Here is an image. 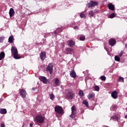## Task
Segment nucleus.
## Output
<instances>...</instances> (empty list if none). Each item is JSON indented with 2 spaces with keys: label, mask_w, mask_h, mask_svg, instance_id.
Returning <instances> with one entry per match:
<instances>
[{
  "label": "nucleus",
  "mask_w": 127,
  "mask_h": 127,
  "mask_svg": "<svg viewBox=\"0 0 127 127\" xmlns=\"http://www.w3.org/2000/svg\"><path fill=\"white\" fill-rule=\"evenodd\" d=\"M11 51L12 55L13 56L14 59H20V58H21V57L19 56V55H18L17 49L15 46L12 47Z\"/></svg>",
  "instance_id": "nucleus-1"
},
{
  "label": "nucleus",
  "mask_w": 127,
  "mask_h": 127,
  "mask_svg": "<svg viewBox=\"0 0 127 127\" xmlns=\"http://www.w3.org/2000/svg\"><path fill=\"white\" fill-rule=\"evenodd\" d=\"M55 111L57 114H59V115H61V114H63V109L61 106H56L55 107Z\"/></svg>",
  "instance_id": "nucleus-2"
},
{
  "label": "nucleus",
  "mask_w": 127,
  "mask_h": 127,
  "mask_svg": "<svg viewBox=\"0 0 127 127\" xmlns=\"http://www.w3.org/2000/svg\"><path fill=\"white\" fill-rule=\"evenodd\" d=\"M35 121L37 122V123H40V124H42V123L44 122V117L40 116H37L35 117Z\"/></svg>",
  "instance_id": "nucleus-3"
},
{
  "label": "nucleus",
  "mask_w": 127,
  "mask_h": 127,
  "mask_svg": "<svg viewBox=\"0 0 127 127\" xmlns=\"http://www.w3.org/2000/svg\"><path fill=\"white\" fill-rule=\"evenodd\" d=\"M76 107L75 106H73L71 107V115H70V118L72 119H75V115H76Z\"/></svg>",
  "instance_id": "nucleus-4"
},
{
  "label": "nucleus",
  "mask_w": 127,
  "mask_h": 127,
  "mask_svg": "<svg viewBox=\"0 0 127 127\" xmlns=\"http://www.w3.org/2000/svg\"><path fill=\"white\" fill-rule=\"evenodd\" d=\"M47 71H49L50 74H52L53 72V64H49L47 67Z\"/></svg>",
  "instance_id": "nucleus-5"
},
{
  "label": "nucleus",
  "mask_w": 127,
  "mask_h": 127,
  "mask_svg": "<svg viewBox=\"0 0 127 127\" xmlns=\"http://www.w3.org/2000/svg\"><path fill=\"white\" fill-rule=\"evenodd\" d=\"M99 3L96 1H90L89 3H88L87 7H93V6H96V5H98Z\"/></svg>",
  "instance_id": "nucleus-6"
},
{
  "label": "nucleus",
  "mask_w": 127,
  "mask_h": 127,
  "mask_svg": "<svg viewBox=\"0 0 127 127\" xmlns=\"http://www.w3.org/2000/svg\"><path fill=\"white\" fill-rule=\"evenodd\" d=\"M40 81H41L42 82H43V83H44V84H47V83H48V80H47V79H46V77H44V76H41L39 78Z\"/></svg>",
  "instance_id": "nucleus-7"
},
{
  "label": "nucleus",
  "mask_w": 127,
  "mask_h": 127,
  "mask_svg": "<svg viewBox=\"0 0 127 127\" xmlns=\"http://www.w3.org/2000/svg\"><path fill=\"white\" fill-rule=\"evenodd\" d=\"M67 97L68 99H73V97H74L73 91L70 90L67 94Z\"/></svg>",
  "instance_id": "nucleus-8"
},
{
  "label": "nucleus",
  "mask_w": 127,
  "mask_h": 127,
  "mask_svg": "<svg viewBox=\"0 0 127 127\" xmlns=\"http://www.w3.org/2000/svg\"><path fill=\"white\" fill-rule=\"evenodd\" d=\"M20 94L22 98H25V97H26V91H25L24 89L21 90Z\"/></svg>",
  "instance_id": "nucleus-9"
},
{
  "label": "nucleus",
  "mask_w": 127,
  "mask_h": 127,
  "mask_svg": "<svg viewBox=\"0 0 127 127\" xmlns=\"http://www.w3.org/2000/svg\"><path fill=\"white\" fill-rule=\"evenodd\" d=\"M109 43L111 46H114L116 44V40L114 39H111L109 40Z\"/></svg>",
  "instance_id": "nucleus-10"
},
{
  "label": "nucleus",
  "mask_w": 127,
  "mask_h": 127,
  "mask_svg": "<svg viewBox=\"0 0 127 127\" xmlns=\"http://www.w3.org/2000/svg\"><path fill=\"white\" fill-rule=\"evenodd\" d=\"M40 58L41 60H45L46 58V54L45 52H41L40 54Z\"/></svg>",
  "instance_id": "nucleus-11"
},
{
  "label": "nucleus",
  "mask_w": 127,
  "mask_h": 127,
  "mask_svg": "<svg viewBox=\"0 0 127 127\" xmlns=\"http://www.w3.org/2000/svg\"><path fill=\"white\" fill-rule=\"evenodd\" d=\"M14 13H15L14 10L13 9V8H11L9 11L10 17H12V16L14 15Z\"/></svg>",
  "instance_id": "nucleus-12"
},
{
  "label": "nucleus",
  "mask_w": 127,
  "mask_h": 127,
  "mask_svg": "<svg viewBox=\"0 0 127 127\" xmlns=\"http://www.w3.org/2000/svg\"><path fill=\"white\" fill-rule=\"evenodd\" d=\"M70 76L72 78H76V72H75V70H71V71H70Z\"/></svg>",
  "instance_id": "nucleus-13"
},
{
  "label": "nucleus",
  "mask_w": 127,
  "mask_h": 127,
  "mask_svg": "<svg viewBox=\"0 0 127 127\" xmlns=\"http://www.w3.org/2000/svg\"><path fill=\"white\" fill-rule=\"evenodd\" d=\"M112 97L113 99H117L118 98V92L116 91H113L112 93Z\"/></svg>",
  "instance_id": "nucleus-14"
},
{
  "label": "nucleus",
  "mask_w": 127,
  "mask_h": 127,
  "mask_svg": "<svg viewBox=\"0 0 127 127\" xmlns=\"http://www.w3.org/2000/svg\"><path fill=\"white\" fill-rule=\"evenodd\" d=\"M108 7L109 9H111V10H115V6L114 4H112V3H110L108 4Z\"/></svg>",
  "instance_id": "nucleus-15"
},
{
  "label": "nucleus",
  "mask_w": 127,
  "mask_h": 127,
  "mask_svg": "<svg viewBox=\"0 0 127 127\" xmlns=\"http://www.w3.org/2000/svg\"><path fill=\"white\" fill-rule=\"evenodd\" d=\"M5 56V54L3 52H1L0 53V61L2 60L4 58V57Z\"/></svg>",
  "instance_id": "nucleus-16"
},
{
  "label": "nucleus",
  "mask_w": 127,
  "mask_h": 127,
  "mask_svg": "<svg viewBox=\"0 0 127 127\" xmlns=\"http://www.w3.org/2000/svg\"><path fill=\"white\" fill-rule=\"evenodd\" d=\"M54 81H55V84L57 87V86H59V84H60V82H59V79L56 78L54 79Z\"/></svg>",
  "instance_id": "nucleus-17"
},
{
  "label": "nucleus",
  "mask_w": 127,
  "mask_h": 127,
  "mask_svg": "<svg viewBox=\"0 0 127 127\" xmlns=\"http://www.w3.org/2000/svg\"><path fill=\"white\" fill-rule=\"evenodd\" d=\"M94 97H95L94 93H90L87 96V98H88V99H89V100H90V99H93V98H94Z\"/></svg>",
  "instance_id": "nucleus-18"
},
{
  "label": "nucleus",
  "mask_w": 127,
  "mask_h": 127,
  "mask_svg": "<svg viewBox=\"0 0 127 127\" xmlns=\"http://www.w3.org/2000/svg\"><path fill=\"white\" fill-rule=\"evenodd\" d=\"M6 113H7L6 109H0V114H1V115H4L6 114Z\"/></svg>",
  "instance_id": "nucleus-19"
},
{
  "label": "nucleus",
  "mask_w": 127,
  "mask_h": 127,
  "mask_svg": "<svg viewBox=\"0 0 127 127\" xmlns=\"http://www.w3.org/2000/svg\"><path fill=\"white\" fill-rule=\"evenodd\" d=\"M95 15V12L94 11H93V10H91L89 12V16H90V17H93Z\"/></svg>",
  "instance_id": "nucleus-20"
},
{
  "label": "nucleus",
  "mask_w": 127,
  "mask_h": 127,
  "mask_svg": "<svg viewBox=\"0 0 127 127\" xmlns=\"http://www.w3.org/2000/svg\"><path fill=\"white\" fill-rule=\"evenodd\" d=\"M115 61H118V62H120V61H121V58H120L119 56H116L115 57Z\"/></svg>",
  "instance_id": "nucleus-21"
},
{
  "label": "nucleus",
  "mask_w": 127,
  "mask_h": 127,
  "mask_svg": "<svg viewBox=\"0 0 127 127\" xmlns=\"http://www.w3.org/2000/svg\"><path fill=\"white\" fill-rule=\"evenodd\" d=\"M66 51L68 52H66V54H68L69 52H72V51H73V49L70 48H68L66 49Z\"/></svg>",
  "instance_id": "nucleus-22"
},
{
  "label": "nucleus",
  "mask_w": 127,
  "mask_h": 127,
  "mask_svg": "<svg viewBox=\"0 0 127 127\" xmlns=\"http://www.w3.org/2000/svg\"><path fill=\"white\" fill-rule=\"evenodd\" d=\"M8 41L10 42V43H12L13 41V37L10 36L8 39Z\"/></svg>",
  "instance_id": "nucleus-23"
},
{
  "label": "nucleus",
  "mask_w": 127,
  "mask_h": 127,
  "mask_svg": "<svg viewBox=\"0 0 127 127\" xmlns=\"http://www.w3.org/2000/svg\"><path fill=\"white\" fill-rule=\"evenodd\" d=\"M50 99L52 100V101H53V100H54V98H55V97L54 96V94L52 93L50 94Z\"/></svg>",
  "instance_id": "nucleus-24"
},
{
  "label": "nucleus",
  "mask_w": 127,
  "mask_h": 127,
  "mask_svg": "<svg viewBox=\"0 0 127 127\" xmlns=\"http://www.w3.org/2000/svg\"><path fill=\"white\" fill-rule=\"evenodd\" d=\"M85 37L83 35H81L80 37V40H81L82 41L85 40Z\"/></svg>",
  "instance_id": "nucleus-25"
},
{
  "label": "nucleus",
  "mask_w": 127,
  "mask_h": 127,
  "mask_svg": "<svg viewBox=\"0 0 127 127\" xmlns=\"http://www.w3.org/2000/svg\"><path fill=\"white\" fill-rule=\"evenodd\" d=\"M83 104H84V105H85L86 107H88L89 106V103H88V101H87V100H84L83 101Z\"/></svg>",
  "instance_id": "nucleus-26"
},
{
  "label": "nucleus",
  "mask_w": 127,
  "mask_h": 127,
  "mask_svg": "<svg viewBox=\"0 0 127 127\" xmlns=\"http://www.w3.org/2000/svg\"><path fill=\"white\" fill-rule=\"evenodd\" d=\"M80 17L81 18H85L86 17V15H85V14L83 12L80 13Z\"/></svg>",
  "instance_id": "nucleus-27"
},
{
  "label": "nucleus",
  "mask_w": 127,
  "mask_h": 127,
  "mask_svg": "<svg viewBox=\"0 0 127 127\" xmlns=\"http://www.w3.org/2000/svg\"><path fill=\"white\" fill-rule=\"evenodd\" d=\"M3 40H4V37L2 36L0 37V43H2L3 42Z\"/></svg>",
  "instance_id": "nucleus-28"
},
{
  "label": "nucleus",
  "mask_w": 127,
  "mask_h": 127,
  "mask_svg": "<svg viewBox=\"0 0 127 127\" xmlns=\"http://www.w3.org/2000/svg\"><path fill=\"white\" fill-rule=\"evenodd\" d=\"M79 95L81 97L83 96V95H84V92H83L82 90H79Z\"/></svg>",
  "instance_id": "nucleus-29"
},
{
  "label": "nucleus",
  "mask_w": 127,
  "mask_h": 127,
  "mask_svg": "<svg viewBox=\"0 0 127 127\" xmlns=\"http://www.w3.org/2000/svg\"><path fill=\"white\" fill-rule=\"evenodd\" d=\"M69 44L70 46H73L75 45V43L72 41H70L69 43Z\"/></svg>",
  "instance_id": "nucleus-30"
},
{
  "label": "nucleus",
  "mask_w": 127,
  "mask_h": 127,
  "mask_svg": "<svg viewBox=\"0 0 127 127\" xmlns=\"http://www.w3.org/2000/svg\"><path fill=\"white\" fill-rule=\"evenodd\" d=\"M115 13H113L109 15L110 18H114L115 17Z\"/></svg>",
  "instance_id": "nucleus-31"
},
{
  "label": "nucleus",
  "mask_w": 127,
  "mask_h": 127,
  "mask_svg": "<svg viewBox=\"0 0 127 127\" xmlns=\"http://www.w3.org/2000/svg\"><path fill=\"white\" fill-rule=\"evenodd\" d=\"M95 91H99L100 90V87L98 86H96L94 87Z\"/></svg>",
  "instance_id": "nucleus-32"
},
{
  "label": "nucleus",
  "mask_w": 127,
  "mask_h": 127,
  "mask_svg": "<svg viewBox=\"0 0 127 127\" xmlns=\"http://www.w3.org/2000/svg\"><path fill=\"white\" fill-rule=\"evenodd\" d=\"M124 79L123 78V77H122V76L119 77V81H120V82H124Z\"/></svg>",
  "instance_id": "nucleus-33"
},
{
  "label": "nucleus",
  "mask_w": 127,
  "mask_h": 127,
  "mask_svg": "<svg viewBox=\"0 0 127 127\" xmlns=\"http://www.w3.org/2000/svg\"><path fill=\"white\" fill-rule=\"evenodd\" d=\"M101 79L102 81H106V77L105 76H102Z\"/></svg>",
  "instance_id": "nucleus-34"
},
{
  "label": "nucleus",
  "mask_w": 127,
  "mask_h": 127,
  "mask_svg": "<svg viewBox=\"0 0 127 127\" xmlns=\"http://www.w3.org/2000/svg\"><path fill=\"white\" fill-rule=\"evenodd\" d=\"M123 54H124V51H122L119 54V56L122 57V56H123Z\"/></svg>",
  "instance_id": "nucleus-35"
},
{
  "label": "nucleus",
  "mask_w": 127,
  "mask_h": 127,
  "mask_svg": "<svg viewBox=\"0 0 127 127\" xmlns=\"http://www.w3.org/2000/svg\"><path fill=\"white\" fill-rule=\"evenodd\" d=\"M1 127H5L4 124H2L1 125Z\"/></svg>",
  "instance_id": "nucleus-36"
},
{
  "label": "nucleus",
  "mask_w": 127,
  "mask_h": 127,
  "mask_svg": "<svg viewBox=\"0 0 127 127\" xmlns=\"http://www.w3.org/2000/svg\"><path fill=\"white\" fill-rule=\"evenodd\" d=\"M74 29H78V27L77 26L74 27Z\"/></svg>",
  "instance_id": "nucleus-37"
},
{
  "label": "nucleus",
  "mask_w": 127,
  "mask_h": 127,
  "mask_svg": "<svg viewBox=\"0 0 127 127\" xmlns=\"http://www.w3.org/2000/svg\"><path fill=\"white\" fill-rule=\"evenodd\" d=\"M36 89V88H33L32 90H33V91H35Z\"/></svg>",
  "instance_id": "nucleus-38"
},
{
  "label": "nucleus",
  "mask_w": 127,
  "mask_h": 127,
  "mask_svg": "<svg viewBox=\"0 0 127 127\" xmlns=\"http://www.w3.org/2000/svg\"><path fill=\"white\" fill-rule=\"evenodd\" d=\"M32 126H33V125H32V124H30V127H32Z\"/></svg>",
  "instance_id": "nucleus-39"
},
{
  "label": "nucleus",
  "mask_w": 127,
  "mask_h": 127,
  "mask_svg": "<svg viewBox=\"0 0 127 127\" xmlns=\"http://www.w3.org/2000/svg\"><path fill=\"white\" fill-rule=\"evenodd\" d=\"M125 47H126V48H127V44H126L125 45Z\"/></svg>",
  "instance_id": "nucleus-40"
},
{
  "label": "nucleus",
  "mask_w": 127,
  "mask_h": 127,
  "mask_svg": "<svg viewBox=\"0 0 127 127\" xmlns=\"http://www.w3.org/2000/svg\"><path fill=\"white\" fill-rule=\"evenodd\" d=\"M125 118L127 119V115L125 116Z\"/></svg>",
  "instance_id": "nucleus-41"
}]
</instances>
